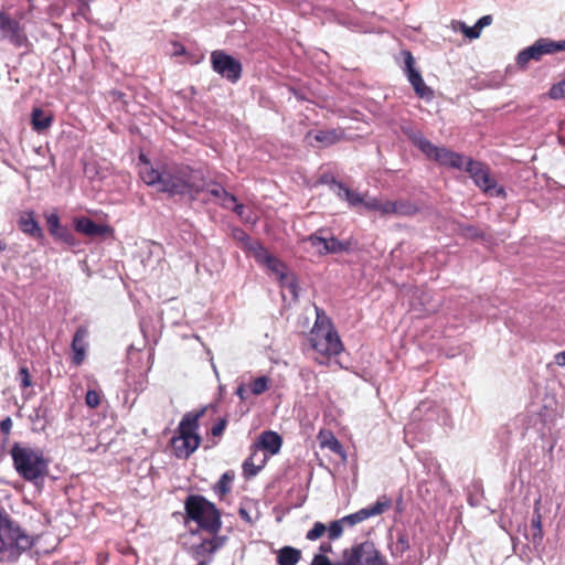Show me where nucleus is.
Instances as JSON below:
<instances>
[{
    "label": "nucleus",
    "instance_id": "nucleus-1",
    "mask_svg": "<svg viewBox=\"0 0 565 565\" xmlns=\"http://www.w3.org/2000/svg\"><path fill=\"white\" fill-rule=\"evenodd\" d=\"M139 160L143 163L139 171L141 180L147 185L156 188L159 192L169 193L170 195H191L200 189L189 167L161 166L154 168L145 154H140Z\"/></svg>",
    "mask_w": 565,
    "mask_h": 565
},
{
    "label": "nucleus",
    "instance_id": "nucleus-2",
    "mask_svg": "<svg viewBox=\"0 0 565 565\" xmlns=\"http://www.w3.org/2000/svg\"><path fill=\"white\" fill-rule=\"evenodd\" d=\"M9 454L12 458L13 468L24 481L36 483L49 475L51 460L45 456L42 448L15 441L12 444Z\"/></svg>",
    "mask_w": 565,
    "mask_h": 565
},
{
    "label": "nucleus",
    "instance_id": "nucleus-3",
    "mask_svg": "<svg viewBox=\"0 0 565 565\" xmlns=\"http://www.w3.org/2000/svg\"><path fill=\"white\" fill-rule=\"evenodd\" d=\"M316 311L317 319L309 333L308 343L316 353L313 360L319 364H327L332 356L343 351V344L330 319L319 308Z\"/></svg>",
    "mask_w": 565,
    "mask_h": 565
},
{
    "label": "nucleus",
    "instance_id": "nucleus-4",
    "mask_svg": "<svg viewBox=\"0 0 565 565\" xmlns=\"http://www.w3.org/2000/svg\"><path fill=\"white\" fill-rule=\"evenodd\" d=\"M32 545V537L0 508V562H15Z\"/></svg>",
    "mask_w": 565,
    "mask_h": 565
},
{
    "label": "nucleus",
    "instance_id": "nucleus-5",
    "mask_svg": "<svg viewBox=\"0 0 565 565\" xmlns=\"http://www.w3.org/2000/svg\"><path fill=\"white\" fill-rule=\"evenodd\" d=\"M310 565H388L374 543L365 541L343 550L342 561L333 563L328 556L315 555Z\"/></svg>",
    "mask_w": 565,
    "mask_h": 565
},
{
    "label": "nucleus",
    "instance_id": "nucleus-6",
    "mask_svg": "<svg viewBox=\"0 0 565 565\" xmlns=\"http://www.w3.org/2000/svg\"><path fill=\"white\" fill-rule=\"evenodd\" d=\"M207 407L209 406L198 413H188L181 419L178 427L179 436L173 437L171 440L173 451L178 458H188L199 447V418L204 414Z\"/></svg>",
    "mask_w": 565,
    "mask_h": 565
},
{
    "label": "nucleus",
    "instance_id": "nucleus-7",
    "mask_svg": "<svg viewBox=\"0 0 565 565\" xmlns=\"http://www.w3.org/2000/svg\"><path fill=\"white\" fill-rule=\"evenodd\" d=\"M185 522L193 521L195 529L189 527L192 536L212 533V502L200 494H189L184 501Z\"/></svg>",
    "mask_w": 565,
    "mask_h": 565
},
{
    "label": "nucleus",
    "instance_id": "nucleus-8",
    "mask_svg": "<svg viewBox=\"0 0 565 565\" xmlns=\"http://www.w3.org/2000/svg\"><path fill=\"white\" fill-rule=\"evenodd\" d=\"M412 142L425 153L428 159L435 160L441 166L454 169H463L467 158L445 147H437L426 139L420 132L411 137Z\"/></svg>",
    "mask_w": 565,
    "mask_h": 565
},
{
    "label": "nucleus",
    "instance_id": "nucleus-9",
    "mask_svg": "<svg viewBox=\"0 0 565 565\" xmlns=\"http://www.w3.org/2000/svg\"><path fill=\"white\" fill-rule=\"evenodd\" d=\"M466 172L469 173L475 184L484 193L493 196L504 195V189L498 186L495 179L490 173V168L472 158H467L463 166Z\"/></svg>",
    "mask_w": 565,
    "mask_h": 565
},
{
    "label": "nucleus",
    "instance_id": "nucleus-10",
    "mask_svg": "<svg viewBox=\"0 0 565 565\" xmlns=\"http://www.w3.org/2000/svg\"><path fill=\"white\" fill-rule=\"evenodd\" d=\"M402 55L404 57L403 71L407 76V79L412 85L416 96L426 100H431L434 98V90L425 84L422 74L418 70H416L415 58L412 52L404 50L402 51Z\"/></svg>",
    "mask_w": 565,
    "mask_h": 565
},
{
    "label": "nucleus",
    "instance_id": "nucleus-11",
    "mask_svg": "<svg viewBox=\"0 0 565 565\" xmlns=\"http://www.w3.org/2000/svg\"><path fill=\"white\" fill-rule=\"evenodd\" d=\"M214 72L230 83L239 81L243 73L242 63L223 51H214Z\"/></svg>",
    "mask_w": 565,
    "mask_h": 565
},
{
    "label": "nucleus",
    "instance_id": "nucleus-12",
    "mask_svg": "<svg viewBox=\"0 0 565 565\" xmlns=\"http://www.w3.org/2000/svg\"><path fill=\"white\" fill-rule=\"evenodd\" d=\"M249 253L258 264L266 266L278 279L282 280L286 277L285 264L271 255L260 243H250Z\"/></svg>",
    "mask_w": 565,
    "mask_h": 565
},
{
    "label": "nucleus",
    "instance_id": "nucleus-13",
    "mask_svg": "<svg viewBox=\"0 0 565 565\" xmlns=\"http://www.w3.org/2000/svg\"><path fill=\"white\" fill-rule=\"evenodd\" d=\"M545 54H555L553 40L541 38L518 54L516 64L520 67H525L530 61H540Z\"/></svg>",
    "mask_w": 565,
    "mask_h": 565
},
{
    "label": "nucleus",
    "instance_id": "nucleus-14",
    "mask_svg": "<svg viewBox=\"0 0 565 565\" xmlns=\"http://www.w3.org/2000/svg\"><path fill=\"white\" fill-rule=\"evenodd\" d=\"M392 507V500L387 498L386 495H382L377 499V501L367 508L361 509L355 513L345 515L342 518V521L344 525H355L358 523H361L369 518L381 515L385 511H387Z\"/></svg>",
    "mask_w": 565,
    "mask_h": 565
},
{
    "label": "nucleus",
    "instance_id": "nucleus-15",
    "mask_svg": "<svg viewBox=\"0 0 565 565\" xmlns=\"http://www.w3.org/2000/svg\"><path fill=\"white\" fill-rule=\"evenodd\" d=\"M252 446L257 451H264L267 456H274L280 451L282 438L276 431L265 430L257 437Z\"/></svg>",
    "mask_w": 565,
    "mask_h": 565
},
{
    "label": "nucleus",
    "instance_id": "nucleus-16",
    "mask_svg": "<svg viewBox=\"0 0 565 565\" xmlns=\"http://www.w3.org/2000/svg\"><path fill=\"white\" fill-rule=\"evenodd\" d=\"M89 331L86 326H79L72 339L71 350H72V362L74 365L79 366L86 356V350L88 347L87 338Z\"/></svg>",
    "mask_w": 565,
    "mask_h": 565
},
{
    "label": "nucleus",
    "instance_id": "nucleus-17",
    "mask_svg": "<svg viewBox=\"0 0 565 565\" xmlns=\"http://www.w3.org/2000/svg\"><path fill=\"white\" fill-rule=\"evenodd\" d=\"M200 541L190 547V555L196 565H210L212 562V533L200 535Z\"/></svg>",
    "mask_w": 565,
    "mask_h": 565
},
{
    "label": "nucleus",
    "instance_id": "nucleus-18",
    "mask_svg": "<svg viewBox=\"0 0 565 565\" xmlns=\"http://www.w3.org/2000/svg\"><path fill=\"white\" fill-rule=\"evenodd\" d=\"M74 228L88 237H103L113 232L111 227L98 224L89 217H77L74 220Z\"/></svg>",
    "mask_w": 565,
    "mask_h": 565
},
{
    "label": "nucleus",
    "instance_id": "nucleus-19",
    "mask_svg": "<svg viewBox=\"0 0 565 565\" xmlns=\"http://www.w3.org/2000/svg\"><path fill=\"white\" fill-rule=\"evenodd\" d=\"M344 138V131L341 128L327 130H310L306 135V139L312 145V140L323 147L332 146Z\"/></svg>",
    "mask_w": 565,
    "mask_h": 565
},
{
    "label": "nucleus",
    "instance_id": "nucleus-20",
    "mask_svg": "<svg viewBox=\"0 0 565 565\" xmlns=\"http://www.w3.org/2000/svg\"><path fill=\"white\" fill-rule=\"evenodd\" d=\"M214 204H221L223 207L234 211L242 220H248L244 216L245 206L237 202L236 198L226 192L222 186H214Z\"/></svg>",
    "mask_w": 565,
    "mask_h": 565
},
{
    "label": "nucleus",
    "instance_id": "nucleus-21",
    "mask_svg": "<svg viewBox=\"0 0 565 565\" xmlns=\"http://www.w3.org/2000/svg\"><path fill=\"white\" fill-rule=\"evenodd\" d=\"M268 456L260 455L253 446H250V455L243 462V475L246 479L255 477L265 466Z\"/></svg>",
    "mask_w": 565,
    "mask_h": 565
},
{
    "label": "nucleus",
    "instance_id": "nucleus-22",
    "mask_svg": "<svg viewBox=\"0 0 565 565\" xmlns=\"http://www.w3.org/2000/svg\"><path fill=\"white\" fill-rule=\"evenodd\" d=\"M319 446L323 449L327 448L331 452L339 455L342 459H345L347 454L341 445V443L338 440V438L334 436V434L330 429H320L317 436Z\"/></svg>",
    "mask_w": 565,
    "mask_h": 565
},
{
    "label": "nucleus",
    "instance_id": "nucleus-23",
    "mask_svg": "<svg viewBox=\"0 0 565 565\" xmlns=\"http://www.w3.org/2000/svg\"><path fill=\"white\" fill-rule=\"evenodd\" d=\"M19 227L23 233L34 238H41L43 236V231L39 222L34 218L33 212H28L20 217Z\"/></svg>",
    "mask_w": 565,
    "mask_h": 565
},
{
    "label": "nucleus",
    "instance_id": "nucleus-24",
    "mask_svg": "<svg viewBox=\"0 0 565 565\" xmlns=\"http://www.w3.org/2000/svg\"><path fill=\"white\" fill-rule=\"evenodd\" d=\"M53 124V116L45 114L42 108L35 107L31 114V126L34 131L41 134Z\"/></svg>",
    "mask_w": 565,
    "mask_h": 565
},
{
    "label": "nucleus",
    "instance_id": "nucleus-25",
    "mask_svg": "<svg viewBox=\"0 0 565 565\" xmlns=\"http://www.w3.org/2000/svg\"><path fill=\"white\" fill-rule=\"evenodd\" d=\"M52 237L70 248H76L79 246L78 238L74 235L73 231L65 226L61 225L54 233H51Z\"/></svg>",
    "mask_w": 565,
    "mask_h": 565
},
{
    "label": "nucleus",
    "instance_id": "nucleus-26",
    "mask_svg": "<svg viewBox=\"0 0 565 565\" xmlns=\"http://www.w3.org/2000/svg\"><path fill=\"white\" fill-rule=\"evenodd\" d=\"M301 559V551L292 546H284L277 552L278 565H297Z\"/></svg>",
    "mask_w": 565,
    "mask_h": 565
},
{
    "label": "nucleus",
    "instance_id": "nucleus-27",
    "mask_svg": "<svg viewBox=\"0 0 565 565\" xmlns=\"http://www.w3.org/2000/svg\"><path fill=\"white\" fill-rule=\"evenodd\" d=\"M0 30L10 32L12 34V41H14L17 45H21V40L18 36L21 30L20 23L2 11H0Z\"/></svg>",
    "mask_w": 565,
    "mask_h": 565
},
{
    "label": "nucleus",
    "instance_id": "nucleus-28",
    "mask_svg": "<svg viewBox=\"0 0 565 565\" xmlns=\"http://www.w3.org/2000/svg\"><path fill=\"white\" fill-rule=\"evenodd\" d=\"M418 206L409 200L394 201V215L413 216L418 213Z\"/></svg>",
    "mask_w": 565,
    "mask_h": 565
},
{
    "label": "nucleus",
    "instance_id": "nucleus-29",
    "mask_svg": "<svg viewBox=\"0 0 565 565\" xmlns=\"http://www.w3.org/2000/svg\"><path fill=\"white\" fill-rule=\"evenodd\" d=\"M252 395L258 396L265 393L270 385V379L266 375L253 379L248 384Z\"/></svg>",
    "mask_w": 565,
    "mask_h": 565
},
{
    "label": "nucleus",
    "instance_id": "nucleus-30",
    "mask_svg": "<svg viewBox=\"0 0 565 565\" xmlns=\"http://www.w3.org/2000/svg\"><path fill=\"white\" fill-rule=\"evenodd\" d=\"M350 248V242H342L335 237L326 238L324 254L348 252Z\"/></svg>",
    "mask_w": 565,
    "mask_h": 565
},
{
    "label": "nucleus",
    "instance_id": "nucleus-31",
    "mask_svg": "<svg viewBox=\"0 0 565 565\" xmlns=\"http://www.w3.org/2000/svg\"><path fill=\"white\" fill-rule=\"evenodd\" d=\"M234 476L235 475L233 471H227V472L223 473L221 479L218 480L216 487H214V489L217 491V493L221 498H223L225 494H227L231 491Z\"/></svg>",
    "mask_w": 565,
    "mask_h": 565
},
{
    "label": "nucleus",
    "instance_id": "nucleus-32",
    "mask_svg": "<svg viewBox=\"0 0 565 565\" xmlns=\"http://www.w3.org/2000/svg\"><path fill=\"white\" fill-rule=\"evenodd\" d=\"M343 521L342 519L332 521L329 526H327V534L329 541L338 540L343 534Z\"/></svg>",
    "mask_w": 565,
    "mask_h": 565
},
{
    "label": "nucleus",
    "instance_id": "nucleus-33",
    "mask_svg": "<svg viewBox=\"0 0 565 565\" xmlns=\"http://www.w3.org/2000/svg\"><path fill=\"white\" fill-rule=\"evenodd\" d=\"M340 189L343 190L344 192V195H345V200L349 202L350 205L352 206H358L360 204L363 205V202H364V195L356 192V191H353L349 188H345L343 185H340Z\"/></svg>",
    "mask_w": 565,
    "mask_h": 565
},
{
    "label": "nucleus",
    "instance_id": "nucleus-34",
    "mask_svg": "<svg viewBox=\"0 0 565 565\" xmlns=\"http://www.w3.org/2000/svg\"><path fill=\"white\" fill-rule=\"evenodd\" d=\"M531 527L533 530V542L536 543L537 541H541L543 537V530H542V516L540 512H535L532 520H531Z\"/></svg>",
    "mask_w": 565,
    "mask_h": 565
},
{
    "label": "nucleus",
    "instance_id": "nucleus-35",
    "mask_svg": "<svg viewBox=\"0 0 565 565\" xmlns=\"http://www.w3.org/2000/svg\"><path fill=\"white\" fill-rule=\"evenodd\" d=\"M327 533V526L322 522H315L313 526L307 532L308 541H317Z\"/></svg>",
    "mask_w": 565,
    "mask_h": 565
},
{
    "label": "nucleus",
    "instance_id": "nucleus-36",
    "mask_svg": "<svg viewBox=\"0 0 565 565\" xmlns=\"http://www.w3.org/2000/svg\"><path fill=\"white\" fill-rule=\"evenodd\" d=\"M303 242H307L310 244V246L316 249L317 254L324 255V245H326V238L318 236L317 234L309 235L303 239Z\"/></svg>",
    "mask_w": 565,
    "mask_h": 565
},
{
    "label": "nucleus",
    "instance_id": "nucleus-37",
    "mask_svg": "<svg viewBox=\"0 0 565 565\" xmlns=\"http://www.w3.org/2000/svg\"><path fill=\"white\" fill-rule=\"evenodd\" d=\"M459 233L467 238H480L483 237V232L475 225H460Z\"/></svg>",
    "mask_w": 565,
    "mask_h": 565
},
{
    "label": "nucleus",
    "instance_id": "nucleus-38",
    "mask_svg": "<svg viewBox=\"0 0 565 565\" xmlns=\"http://www.w3.org/2000/svg\"><path fill=\"white\" fill-rule=\"evenodd\" d=\"M460 31L470 40L478 39L481 34V29L476 23L473 26H468L463 22H458Z\"/></svg>",
    "mask_w": 565,
    "mask_h": 565
},
{
    "label": "nucleus",
    "instance_id": "nucleus-39",
    "mask_svg": "<svg viewBox=\"0 0 565 565\" xmlns=\"http://www.w3.org/2000/svg\"><path fill=\"white\" fill-rule=\"evenodd\" d=\"M85 403L90 408H96L100 403V396L97 391L88 390L85 396Z\"/></svg>",
    "mask_w": 565,
    "mask_h": 565
},
{
    "label": "nucleus",
    "instance_id": "nucleus-40",
    "mask_svg": "<svg viewBox=\"0 0 565 565\" xmlns=\"http://www.w3.org/2000/svg\"><path fill=\"white\" fill-rule=\"evenodd\" d=\"M548 96L555 100L563 99L565 97V89L561 82L552 85L548 90Z\"/></svg>",
    "mask_w": 565,
    "mask_h": 565
},
{
    "label": "nucleus",
    "instance_id": "nucleus-41",
    "mask_svg": "<svg viewBox=\"0 0 565 565\" xmlns=\"http://www.w3.org/2000/svg\"><path fill=\"white\" fill-rule=\"evenodd\" d=\"M46 225H47L50 234L54 233L55 230H57L62 225L57 213H51V214L46 215Z\"/></svg>",
    "mask_w": 565,
    "mask_h": 565
},
{
    "label": "nucleus",
    "instance_id": "nucleus-42",
    "mask_svg": "<svg viewBox=\"0 0 565 565\" xmlns=\"http://www.w3.org/2000/svg\"><path fill=\"white\" fill-rule=\"evenodd\" d=\"M234 237L244 244V247L249 252L250 243H259L258 241H252L250 237L243 231L236 230L234 232Z\"/></svg>",
    "mask_w": 565,
    "mask_h": 565
},
{
    "label": "nucleus",
    "instance_id": "nucleus-43",
    "mask_svg": "<svg viewBox=\"0 0 565 565\" xmlns=\"http://www.w3.org/2000/svg\"><path fill=\"white\" fill-rule=\"evenodd\" d=\"M18 375H19L20 383H21L22 387L26 388L32 385L31 376H30L28 367H24V366L20 367Z\"/></svg>",
    "mask_w": 565,
    "mask_h": 565
},
{
    "label": "nucleus",
    "instance_id": "nucleus-44",
    "mask_svg": "<svg viewBox=\"0 0 565 565\" xmlns=\"http://www.w3.org/2000/svg\"><path fill=\"white\" fill-rule=\"evenodd\" d=\"M379 212L382 215H394V201H382L381 200Z\"/></svg>",
    "mask_w": 565,
    "mask_h": 565
},
{
    "label": "nucleus",
    "instance_id": "nucleus-45",
    "mask_svg": "<svg viewBox=\"0 0 565 565\" xmlns=\"http://www.w3.org/2000/svg\"><path fill=\"white\" fill-rule=\"evenodd\" d=\"M381 199L372 198L369 200L364 199L363 206L369 211H377L380 210Z\"/></svg>",
    "mask_w": 565,
    "mask_h": 565
},
{
    "label": "nucleus",
    "instance_id": "nucleus-46",
    "mask_svg": "<svg viewBox=\"0 0 565 565\" xmlns=\"http://www.w3.org/2000/svg\"><path fill=\"white\" fill-rule=\"evenodd\" d=\"M171 46H172V50L170 51V54L172 56H186L188 55L186 50L182 44H180L178 42H173V43H171Z\"/></svg>",
    "mask_w": 565,
    "mask_h": 565
},
{
    "label": "nucleus",
    "instance_id": "nucleus-47",
    "mask_svg": "<svg viewBox=\"0 0 565 565\" xmlns=\"http://www.w3.org/2000/svg\"><path fill=\"white\" fill-rule=\"evenodd\" d=\"M396 546L397 548H399V551L402 553L406 552L409 550V543H408V539L406 535L404 534H401L398 537H397V542H396Z\"/></svg>",
    "mask_w": 565,
    "mask_h": 565
},
{
    "label": "nucleus",
    "instance_id": "nucleus-48",
    "mask_svg": "<svg viewBox=\"0 0 565 565\" xmlns=\"http://www.w3.org/2000/svg\"><path fill=\"white\" fill-rule=\"evenodd\" d=\"M12 428V420L10 417H6L0 423V431L4 435H9Z\"/></svg>",
    "mask_w": 565,
    "mask_h": 565
},
{
    "label": "nucleus",
    "instance_id": "nucleus-49",
    "mask_svg": "<svg viewBox=\"0 0 565 565\" xmlns=\"http://www.w3.org/2000/svg\"><path fill=\"white\" fill-rule=\"evenodd\" d=\"M236 394L237 396L242 399V401H245L249 397L250 395V392H249V388H248V385H239L236 390Z\"/></svg>",
    "mask_w": 565,
    "mask_h": 565
},
{
    "label": "nucleus",
    "instance_id": "nucleus-50",
    "mask_svg": "<svg viewBox=\"0 0 565 565\" xmlns=\"http://www.w3.org/2000/svg\"><path fill=\"white\" fill-rule=\"evenodd\" d=\"M333 547L331 542H322L319 546V553L317 555L327 556V554L332 553Z\"/></svg>",
    "mask_w": 565,
    "mask_h": 565
},
{
    "label": "nucleus",
    "instance_id": "nucleus-51",
    "mask_svg": "<svg viewBox=\"0 0 565 565\" xmlns=\"http://www.w3.org/2000/svg\"><path fill=\"white\" fill-rule=\"evenodd\" d=\"M227 422L225 418H222L216 424H214V437L220 436L224 431Z\"/></svg>",
    "mask_w": 565,
    "mask_h": 565
},
{
    "label": "nucleus",
    "instance_id": "nucleus-52",
    "mask_svg": "<svg viewBox=\"0 0 565 565\" xmlns=\"http://www.w3.org/2000/svg\"><path fill=\"white\" fill-rule=\"evenodd\" d=\"M46 413H47L46 408H43V407L35 408L33 415L31 416V419L32 420L44 419L46 416Z\"/></svg>",
    "mask_w": 565,
    "mask_h": 565
},
{
    "label": "nucleus",
    "instance_id": "nucleus-53",
    "mask_svg": "<svg viewBox=\"0 0 565 565\" xmlns=\"http://www.w3.org/2000/svg\"><path fill=\"white\" fill-rule=\"evenodd\" d=\"M492 22L491 15H483L478 20V26L482 30L484 26L490 25Z\"/></svg>",
    "mask_w": 565,
    "mask_h": 565
},
{
    "label": "nucleus",
    "instance_id": "nucleus-54",
    "mask_svg": "<svg viewBox=\"0 0 565 565\" xmlns=\"http://www.w3.org/2000/svg\"><path fill=\"white\" fill-rule=\"evenodd\" d=\"M213 521H214V534H215L218 531V527L221 525V514H220V511L215 508H214Z\"/></svg>",
    "mask_w": 565,
    "mask_h": 565
},
{
    "label": "nucleus",
    "instance_id": "nucleus-55",
    "mask_svg": "<svg viewBox=\"0 0 565 565\" xmlns=\"http://www.w3.org/2000/svg\"><path fill=\"white\" fill-rule=\"evenodd\" d=\"M553 46H554L555 53L565 51V40H563V41H554L553 40Z\"/></svg>",
    "mask_w": 565,
    "mask_h": 565
},
{
    "label": "nucleus",
    "instance_id": "nucleus-56",
    "mask_svg": "<svg viewBox=\"0 0 565 565\" xmlns=\"http://www.w3.org/2000/svg\"><path fill=\"white\" fill-rule=\"evenodd\" d=\"M555 362L558 364V365H564L565 366V350L563 352H559L555 355Z\"/></svg>",
    "mask_w": 565,
    "mask_h": 565
},
{
    "label": "nucleus",
    "instance_id": "nucleus-57",
    "mask_svg": "<svg viewBox=\"0 0 565 565\" xmlns=\"http://www.w3.org/2000/svg\"><path fill=\"white\" fill-rule=\"evenodd\" d=\"M218 547V544L216 543V540L214 539V545H213V548L214 551Z\"/></svg>",
    "mask_w": 565,
    "mask_h": 565
}]
</instances>
